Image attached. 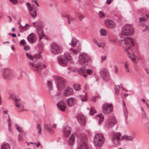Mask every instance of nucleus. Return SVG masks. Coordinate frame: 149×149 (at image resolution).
<instances>
[{"instance_id": "obj_1", "label": "nucleus", "mask_w": 149, "mask_h": 149, "mask_svg": "<svg viewBox=\"0 0 149 149\" xmlns=\"http://www.w3.org/2000/svg\"><path fill=\"white\" fill-rule=\"evenodd\" d=\"M121 42L125 52L131 61L134 63H136L139 60V58L134 54L131 49L134 45V40L130 37H127L122 40Z\"/></svg>"}, {"instance_id": "obj_2", "label": "nucleus", "mask_w": 149, "mask_h": 149, "mask_svg": "<svg viewBox=\"0 0 149 149\" xmlns=\"http://www.w3.org/2000/svg\"><path fill=\"white\" fill-rule=\"evenodd\" d=\"M134 137L131 136L124 135V136H121L120 133H115L113 136L112 140L113 143L116 145H118L120 141L125 140L131 141L134 139Z\"/></svg>"}, {"instance_id": "obj_3", "label": "nucleus", "mask_w": 149, "mask_h": 149, "mask_svg": "<svg viewBox=\"0 0 149 149\" xmlns=\"http://www.w3.org/2000/svg\"><path fill=\"white\" fill-rule=\"evenodd\" d=\"M58 61L59 64L62 66L67 65L68 62L72 63L74 62L72 57L70 54L68 52L65 54L64 57L59 58Z\"/></svg>"}, {"instance_id": "obj_4", "label": "nucleus", "mask_w": 149, "mask_h": 149, "mask_svg": "<svg viewBox=\"0 0 149 149\" xmlns=\"http://www.w3.org/2000/svg\"><path fill=\"white\" fill-rule=\"evenodd\" d=\"M78 148L79 149H87L88 148L87 139L85 134L80 135L78 139Z\"/></svg>"}, {"instance_id": "obj_5", "label": "nucleus", "mask_w": 149, "mask_h": 149, "mask_svg": "<svg viewBox=\"0 0 149 149\" xmlns=\"http://www.w3.org/2000/svg\"><path fill=\"white\" fill-rule=\"evenodd\" d=\"M133 32L134 28L131 24H126L122 28L121 34L122 35H130L132 34Z\"/></svg>"}, {"instance_id": "obj_6", "label": "nucleus", "mask_w": 149, "mask_h": 149, "mask_svg": "<svg viewBox=\"0 0 149 149\" xmlns=\"http://www.w3.org/2000/svg\"><path fill=\"white\" fill-rule=\"evenodd\" d=\"M78 63L83 66H86L88 63L91 61L90 56L87 54H83L80 55L79 56Z\"/></svg>"}, {"instance_id": "obj_7", "label": "nucleus", "mask_w": 149, "mask_h": 149, "mask_svg": "<svg viewBox=\"0 0 149 149\" xmlns=\"http://www.w3.org/2000/svg\"><path fill=\"white\" fill-rule=\"evenodd\" d=\"M105 139L103 135L100 133L96 134L94 139V143L95 146L100 147L103 144Z\"/></svg>"}, {"instance_id": "obj_8", "label": "nucleus", "mask_w": 149, "mask_h": 149, "mask_svg": "<svg viewBox=\"0 0 149 149\" xmlns=\"http://www.w3.org/2000/svg\"><path fill=\"white\" fill-rule=\"evenodd\" d=\"M33 25L37 30L40 40H41L43 38H46V36L44 33L42 26L41 23L37 22H35L33 23Z\"/></svg>"}, {"instance_id": "obj_9", "label": "nucleus", "mask_w": 149, "mask_h": 149, "mask_svg": "<svg viewBox=\"0 0 149 149\" xmlns=\"http://www.w3.org/2000/svg\"><path fill=\"white\" fill-rule=\"evenodd\" d=\"M55 81L58 90L62 89L65 85V79L61 77H56L55 79Z\"/></svg>"}, {"instance_id": "obj_10", "label": "nucleus", "mask_w": 149, "mask_h": 149, "mask_svg": "<svg viewBox=\"0 0 149 149\" xmlns=\"http://www.w3.org/2000/svg\"><path fill=\"white\" fill-rule=\"evenodd\" d=\"M30 67L33 70L37 72H40L43 68L46 67V65L44 64H40L35 63H29Z\"/></svg>"}, {"instance_id": "obj_11", "label": "nucleus", "mask_w": 149, "mask_h": 149, "mask_svg": "<svg viewBox=\"0 0 149 149\" xmlns=\"http://www.w3.org/2000/svg\"><path fill=\"white\" fill-rule=\"evenodd\" d=\"M15 105L17 110L19 112H22L26 111L21 99L19 98H16L15 100Z\"/></svg>"}, {"instance_id": "obj_12", "label": "nucleus", "mask_w": 149, "mask_h": 149, "mask_svg": "<svg viewBox=\"0 0 149 149\" xmlns=\"http://www.w3.org/2000/svg\"><path fill=\"white\" fill-rule=\"evenodd\" d=\"M51 50L52 53L56 55L61 53L63 51V49L58 45L56 43H53L51 46Z\"/></svg>"}, {"instance_id": "obj_13", "label": "nucleus", "mask_w": 149, "mask_h": 149, "mask_svg": "<svg viewBox=\"0 0 149 149\" xmlns=\"http://www.w3.org/2000/svg\"><path fill=\"white\" fill-rule=\"evenodd\" d=\"M78 73L80 75L84 77H86L87 74L90 75L93 73V71L91 69H85L84 68H80L78 71Z\"/></svg>"}, {"instance_id": "obj_14", "label": "nucleus", "mask_w": 149, "mask_h": 149, "mask_svg": "<svg viewBox=\"0 0 149 149\" xmlns=\"http://www.w3.org/2000/svg\"><path fill=\"white\" fill-rule=\"evenodd\" d=\"M100 73V75L104 80L107 81L109 79L110 77L107 69L105 68H102Z\"/></svg>"}, {"instance_id": "obj_15", "label": "nucleus", "mask_w": 149, "mask_h": 149, "mask_svg": "<svg viewBox=\"0 0 149 149\" xmlns=\"http://www.w3.org/2000/svg\"><path fill=\"white\" fill-rule=\"evenodd\" d=\"M113 107L112 104H105L103 107V111L105 114H107L111 112Z\"/></svg>"}, {"instance_id": "obj_16", "label": "nucleus", "mask_w": 149, "mask_h": 149, "mask_svg": "<svg viewBox=\"0 0 149 149\" xmlns=\"http://www.w3.org/2000/svg\"><path fill=\"white\" fill-rule=\"evenodd\" d=\"M26 4L31 15L34 18H35L36 16V10L33 6H31V4L27 2Z\"/></svg>"}, {"instance_id": "obj_17", "label": "nucleus", "mask_w": 149, "mask_h": 149, "mask_svg": "<svg viewBox=\"0 0 149 149\" xmlns=\"http://www.w3.org/2000/svg\"><path fill=\"white\" fill-rule=\"evenodd\" d=\"M73 92V91L72 88L67 86L64 88L63 91V94L65 96H68L72 95Z\"/></svg>"}, {"instance_id": "obj_18", "label": "nucleus", "mask_w": 149, "mask_h": 149, "mask_svg": "<svg viewBox=\"0 0 149 149\" xmlns=\"http://www.w3.org/2000/svg\"><path fill=\"white\" fill-rule=\"evenodd\" d=\"M106 26L110 28H113L115 26V24L113 21L110 19H107L105 21Z\"/></svg>"}, {"instance_id": "obj_19", "label": "nucleus", "mask_w": 149, "mask_h": 149, "mask_svg": "<svg viewBox=\"0 0 149 149\" xmlns=\"http://www.w3.org/2000/svg\"><path fill=\"white\" fill-rule=\"evenodd\" d=\"M71 131V128L70 127L68 126H65L63 130L64 136L68 137L70 134Z\"/></svg>"}, {"instance_id": "obj_20", "label": "nucleus", "mask_w": 149, "mask_h": 149, "mask_svg": "<svg viewBox=\"0 0 149 149\" xmlns=\"http://www.w3.org/2000/svg\"><path fill=\"white\" fill-rule=\"evenodd\" d=\"M27 39L30 42L34 43L35 42L36 40V36L34 34L31 33L28 36Z\"/></svg>"}, {"instance_id": "obj_21", "label": "nucleus", "mask_w": 149, "mask_h": 149, "mask_svg": "<svg viewBox=\"0 0 149 149\" xmlns=\"http://www.w3.org/2000/svg\"><path fill=\"white\" fill-rule=\"evenodd\" d=\"M77 120L79 123L82 126L85 125L86 121L84 116L82 115H79L77 117Z\"/></svg>"}, {"instance_id": "obj_22", "label": "nucleus", "mask_w": 149, "mask_h": 149, "mask_svg": "<svg viewBox=\"0 0 149 149\" xmlns=\"http://www.w3.org/2000/svg\"><path fill=\"white\" fill-rule=\"evenodd\" d=\"M117 120L115 118H112L107 123L108 127H112L117 123Z\"/></svg>"}, {"instance_id": "obj_23", "label": "nucleus", "mask_w": 149, "mask_h": 149, "mask_svg": "<svg viewBox=\"0 0 149 149\" xmlns=\"http://www.w3.org/2000/svg\"><path fill=\"white\" fill-rule=\"evenodd\" d=\"M76 103V100L73 97L69 98L67 100V104L69 106H72Z\"/></svg>"}, {"instance_id": "obj_24", "label": "nucleus", "mask_w": 149, "mask_h": 149, "mask_svg": "<svg viewBox=\"0 0 149 149\" xmlns=\"http://www.w3.org/2000/svg\"><path fill=\"white\" fill-rule=\"evenodd\" d=\"M48 86V90L47 91L48 93L52 96L53 95V91H52L53 89V86L52 82L51 81H47Z\"/></svg>"}, {"instance_id": "obj_25", "label": "nucleus", "mask_w": 149, "mask_h": 149, "mask_svg": "<svg viewBox=\"0 0 149 149\" xmlns=\"http://www.w3.org/2000/svg\"><path fill=\"white\" fill-rule=\"evenodd\" d=\"M57 106L58 108L61 111H64L66 108V105L63 101H61L58 102Z\"/></svg>"}, {"instance_id": "obj_26", "label": "nucleus", "mask_w": 149, "mask_h": 149, "mask_svg": "<svg viewBox=\"0 0 149 149\" xmlns=\"http://www.w3.org/2000/svg\"><path fill=\"white\" fill-rule=\"evenodd\" d=\"M44 127L46 130L50 133H52L53 132V130L51 127V126L50 125L48 124H45L44 125Z\"/></svg>"}, {"instance_id": "obj_27", "label": "nucleus", "mask_w": 149, "mask_h": 149, "mask_svg": "<svg viewBox=\"0 0 149 149\" xmlns=\"http://www.w3.org/2000/svg\"><path fill=\"white\" fill-rule=\"evenodd\" d=\"M75 136L73 134H72L70 138L68 143L70 145H72L74 144V142Z\"/></svg>"}, {"instance_id": "obj_28", "label": "nucleus", "mask_w": 149, "mask_h": 149, "mask_svg": "<svg viewBox=\"0 0 149 149\" xmlns=\"http://www.w3.org/2000/svg\"><path fill=\"white\" fill-rule=\"evenodd\" d=\"M97 119L99 120V124H100L104 120V116L102 114H100L97 115Z\"/></svg>"}, {"instance_id": "obj_29", "label": "nucleus", "mask_w": 149, "mask_h": 149, "mask_svg": "<svg viewBox=\"0 0 149 149\" xmlns=\"http://www.w3.org/2000/svg\"><path fill=\"white\" fill-rule=\"evenodd\" d=\"M78 42L77 40L75 38H72L71 43H69L70 45L72 47L75 46Z\"/></svg>"}, {"instance_id": "obj_30", "label": "nucleus", "mask_w": 149, "mask_h": 149, "mask_svg": "<svg viewBox=\"0 0 149 149\" xmlns=\"http://www.w3.org/2000/svg\"><path fill=\"white\" fill-rule=\"evenodd\" d=\"M4 76H8L11 74V71L8 69H4V72L3 73Z\"/></svg>"}, {"instance_id": "obj_31", "label": "nucleus", "mask_w": 149, "mask_h": 149, "mask_svg": "<svg viewBox=\"0 0 149 149\" xmlns=\"http://www.w3.org/2000/svg\"><path fill=\"white\" fill-rule=\"evenodd\" d=\"M1 149H10V147L8 144L3 143L1 146Z\"/></svg>"}, {"instance_id": "obj_32", "label": "nucleus", "mask_w": 149, "mask_h": 149, "mask_svg": "<svg viewBox=\"0 0 149 149\" xmlns=\"http://www.w3.org/2000/svg\"><path fill=\"white\" fill-rule=\"evenodd\" d=\"M100 33L101 36H105L107 35V32L105 29H101L100 31Z\"/></svg>"}, {"instance_id": "obj_33", "label": "nucleus", "mask_w": 149, "mask_h": 149, "mask_svg": "<svg viewBox=\"0 0 149 149\" xmlns=\"http://www.w3.org/2000/svg\"><path fill=\"white\" fill-rule=\"evenodd\" d=\"M80 97L81 100L83 102L86 101L87 100L86 93H85L84 95H81Z\"/></svg>"}, {"instance_id": "obj_34", "label": "nucleus", "mask_w": 149, "mask_h": 149, "mask_svg": "<svg viewBox=\"0 0 149 149\" xmlns=\"http://www.w3.org/2000/svg\"><path fill=\"white\" fill-rule=\"evenodd\" d=\"M124 66L125 69L126 71L127 72H130V69L129 68V64L127 62L125 61L124 62Z\"/></svg>"}, {"instance_id": "obj_35", "label": "nucleus", "mask_w": 149, "mask_h": 149, "mask_svg": "<svg viewBox=\"0 0 149 149\" xmlns=\"http://www.w3.org/2000/svg\"><path fill=\"white\" fill-rule=\"evenodd\" d=\"M120 88V86L118 85L117 86H116V87H115V92L116 93V94L117 95H118L119 93V90Z\"/></svg>"}, {"instance_id": "obj_36", "label": "nucleus", "mask_w": 149, "mask_h": 149, "mask_svg": "<svg viewBox=\"0 0 149 149\" xmlns=\"http://www.w3.org/2000/svg\"><path fill=\"white\" fill-rule=\"evenodd\" d=\"M69 52L70 53L72 54H75L78 53L77 50L74 49L72 48H71L70 49Z\"/></svg>"}, {"instance_id": "obj_37", "label": "nucleus", "mask_w": 149, "mask_h": 149, "mask_svg": "<svg viewBox=\"0 0 149 149\" xmlns=\"http://www.w3.org/2000/svg\"><path fill=\"white\" fill-rule=\"evenodd\" d=\"M96 112L95 109L93 107H91L89 112L90 114L92 115L95 113H96Z\"/></svg>"}, {"instance_id": "obj_38", "label": "nucleus", "mask_w": 149, "mask_h": 149, "mask_svg": "<svg viewBox=\"0 0 149 149\" xmlns=\"http://www.w3.org/2000/svg\"><path fill=\"white\" fill-rule=\"evenodd\" d=\"M37 128L38 131V133L39 134H40L41 133V126L40 124H38L37 126Z\"/></svg>"}, {"instance_id": "obj_39", "label": "nucleus", "mask_w": 149, "mask_h": 149, "mask_svg": "<svg viewBox=\"0 0 149 149\" xmlns=\"http://www.w3.org/2000/svg\"><path fill=\"white\" fill-rule=\"evenodd\" d=\"M26 55L27 57H28V58L29 59L33 60L34 58V57L31 54H29L26 53Z\"/></svg>"}, {"instance_id": "obj_40", "label": "nucleus", "mask_w": 149, "mask_h": 149, "mask_svg": "<svg viewBox=\"0 0 149 149\" xmlns=\"http://www.w3.org/2000/svg\"><path fill=\"white\" fill-rule=\"evenodd\" d=\"M8 130L10 132L12 130V129L11 127V123L9 118L8 120Z\"/></svg>"}, {"instance_id": "obj_41", "label": "nucleus", "mask_w": 149, "mask_h": 149, "mask_svg": "<svg viewBox=\"0 0 149 149\" xmlns=\"http://www.w3.org/2000/svg\"><path fill=\"white\" fill-rule=\"evenodd\" d=\"M74 89L76 90H79L80 89V85L78 84H75L74 86Z\"/></svg>"}, {"instance_id": "obj_42", "label": "nucleus", "mask_w": 149, "mask_h": 149, "mask_svg": "<svg viewBox=\"0 0 149 149\" xmlns=\"http://www.w3.org/2000/svg\"><path fill=\"white\" fill-rule=\"evenodd\" d=\"M99 47L104 48L105 46V44L104 42L100 43L97 44V45Z\"/></svg>"}, {"instance_id": "obj_43", "label": "nucleus", "mask_w": 149, "mask_h": 149, "mask_svg": "<svg viewBox=\"0 0 149 149\" xmlns=\"http://www.w3.org/2000/svg\"><path fill=\"white\" fill-rule=\"evenodd\" d=\"M98 15L100 18L104 17V13L102 11L99 12Z\"/></svg>"}, {"instance_id": "obj_44", "label": "nucleus", "mask_w": 149, "mask_h": 149, "mask_svg": "<svg viewBox=\"0 0 149 149\" xmlns=\"http://www.w3.org/2000/svg\"><path fill=\"white\" fill-rule=\"evenodd\" d=\"M15 127L16 128L17 130L19 132H22V129L19 126H18L17 125H15Z\"/></svg>"}, {"instance_id": "obj_45", "label": "nucleus", "mask_w": 149, "mask_h": 149, "mask_svg": "<svg viewBox=\"0 0 149 149\" xmlns=\"http://www.w3.org/2000/svg\"><path fill=\"white\" fill-rule=\"evenodd\" d=\"M40 54V53L39 52L36 54L34 55V57L36 58H40L41 57Z\"/></svg>"}, {"instance_id": "obj_46", "label": "nucleus", "mask_w": 149, "mask_h": 149, "mask_svg": "<svg viewBox=\"0 0 149 149\" xmlns=\"http://www.w3.org/2000/svg\"><path fill=\"white\" fill-rule=\"evenodd\" d=\"M120 95L122 98H123V97L126 98L127 96V94L123 92L121 93Z\"/></svg>"}, {"instance_id": "obj_47", "label": "nucleus", "mask_w": 149, "mask_h": 149, "mask_svg": "<svg viewBox=\"0 0 149 149\" xmlns=\"http://www.w3.org/2000/svg\"><path fill=\"white\" fill-rule=\"evenodd\" d=\"M62 17L63 18H66L67 19H69L71 18V17L70 16L66 14H64V15H62Z\"/></svg>"}, {"instance_id": "obj_48", "label": "nucleus", "mask_w": 149, "mask_h": 149, "mask_svg": "<svg viewBox=\"0 0 149 149\" xmlns=\"http://www.w3.org/2000/svg\"><path fill=\"white\" fill-rule=\"evenodd\" d=\"M18 139L19 141H22L23 140V137L20 134H19L18 135Z\"/></svg>"}, {"instance_id": "obj_49", "label": "nucleus", "mask_w": 149, "mask_h": 149, "mask_svg": "<svg viewBox=\"0 0 149 149\" xmlns=\"http://www.w3.org/2000/svg\"><path fill=\"white\" fill-rule=\"evenodd\" d=\"M30 47L28 45H26L24 47V49L25 50H28L29 49Z\"/></svg>"}, {"instance_id": "obj_50", "label": "nucleus", "mask_w": 149, "mask_h": 149, "mask_svg": "<svg viewBox=\"0 0 149 149\" xmlns=\"http://www.w3.org/2000/svg\"><path fill=\"white\" fill-rule=\"evenodd\" d=\"M26 42L25 40H22L20 42V44H22L23 45H24L26 44Z\"/></svg>"}, {"instance_id": "obj_51", "label": "nucleus", "mask_w": 149, "mask_h": 149, "mask_svg": "<svg viewBox=\"0 0 149 149\" xmlns=\"http://www.w3.org/2000/svg\"><path fill=\"white\" fill-rule=\"evenodd\" d=\"M11 3L14 4H16L17 3V0H9Z\"/></svg>"}, {"instance_id": "obj_52", "label": "nucleus", "mask_w": 149, "mask_h": 149, "mask_svg": "<svg viewBox=\"0 0 149 149\" xmlns=\"http://www.w3.org/2000/svg\"><path fill=\"white\" fill-rule=\"evenodd\" d=\"M144 31H147L149 32V27L147 26H146V28L144 29Z\"/></svg>"}, {"instance_id": "obj_53", "label": "nucleus", "mask_w": 149, "mask_h": 149, "mask_svg": "<svg viewBox=\"0 0 149 149\" xmlns=\"http://www.w3.org/2000/svg\"><path fill=\"white\" fill-rule=\"evenodd\" d=\"M67 21L68 22L69 24H70L73 21V19H67Z\"/></svg>"}, {"instance_id": "obj_54", "label": "nucleus", "mask_w": 149, "mask_h": 149, "mask_svg": "<svg viewBox=\"0 0 149 149\" xmlns=\"http://www.w3.org/2000/svg\"><path fill=\"white\" fill-rule=\"evenodd\" d=\"M118 71V69L116 66H115L114 72L116 73H117Z\"/></svg>"}, {"instance_id": "obj_55", "label": "nucleus", "mask_w": 149, "mask_h": 149, "mask_svg": "<svg viewBox=\"0 0 149 149\" xmlns=\"http://www.w3.org/2000/svg\"><path fill=\"white\" fill-rule=\"evenodd\" d=\"M93 41L94 43L97 45V44L98 43V42H97V40L95 39H94L93 40Z\"/></svg>"}, {"instance_id": "obj_56", "label": "nucleus", "mask_w": 149, "mask_h": 149, "mask_svg": "<svg viewBox=\"0 0 149 149\" xmlns=\"http://www.w3.org/2000/svg\"><path fill=\"white\" fill-rule=\"evenodd\" d=\"M52 127L54 128H56L57 127V124L56 123L52 125Z\"/></svg>"}, {"instance_id": "obj_57", "label": "nucleus", "mask_w": 149, "mask_h": 149, "mask_svg": "<svg viewBox=\"0 0 149 149\" xmlns=\"http://www.w3.org/2000/svg\"><path fill=\"white\" fill-rule=\"evenodd\" d=\"M101 59H102V62L103 61H104L106 59V56H102L101 57Z\"/></svg>"}, {"instance_id": "obj_58", "label": "nucleus", "mask_w": 149, "mask_h": 149, "mask_svg": "<svg viewBox=\"0 0 149 149\" xmlns=\"http://www.w3.org/2000/svg\"><path fill=\"white\" fill-rule=\"evenodd\" d=\"M32 1L34 2H35V3H36V5L38 7H39V4H38V3L37 1H36V0H32Z\"/></svg>"}, {"instance_id": "obj_59", "label": "nucleus", "mask_w": 149, "mask_h": 149, "mask_svg": "<svg viewBox=\"0 0 149 149\" xmlns=\"http://www.w3.org/2000/svg\"><path fill=\"white\" fill-rule=\"evenodd\" d=\"M112 1H113L111 0H107V3L108 4H110L111 2Z\"/></svg>"}, {"instance_id": "obj_60", "label": "nucleus", "mask_w": 149, "mask_h": 149, "mask_svg": "<svg viewBox=\"0 0 149 149\" xmlns=\"http://www.w3.org/2000/svg\"><path fill=\"white\" fill-rule=\"evenodd\" d=\"M79 18H80V19H81V18H84V16L83 15H80L79 16Z\"/></svg>"}, {"instance_id": "obj_61", "label": "nucleus", "mask_w": 149, "mask_h": 149, "mask_svg": "<svg viewBox=\"0 0 149 149\" xmlns=\"http://www.w3.org/2000/svg\"><path fill=\"white\" fill-rule=\"evenodd\" d=\"M145 19H140V22L141 23L144 22Z\"/></svg>"}, {"instance_id": "obj_62", "label": "nucleus", "mask_w": 149, "mask_h": 149, "mask_svg": "<svg viewBox=\"0 0 149 149\" xmlns=\"http://www.w3.org/2000/svg\"><path fill=\"white\" fill-rule=\"evenodd\" d=\"M11 48L13 51H14L15 50V49L13 45L11 46Z\"/></svg>"}, {"instance_id": "obj_63", "label": "nucleus", "mask_w": 149, "mask_h": 149, "mask_svg": "<svg viewBox=\"0 0 149 149\" xmlns=\"http://www.w3.org/2000/svg\"><path fill=\"white\" fill-rule=\"evenodd\" d=\"M12 36L13 37H15L16 36V35L15 33H12L11 34Z\"/></svg>"}, {"instance_id": "obj_64", "label": "nucleus", "mask_w": 149, "mask_h": 149, "mask_svg": "<svg viewBox=\"0 0 149 149\" xmlns=\"http://www.w3.org/2000/svg\"><path fill=\"white\" fill-rule=\"evenodd\" d=\"M40 146V143H38V144H37L36 145V147H38Z\"/></svg>"}]
</instances>
